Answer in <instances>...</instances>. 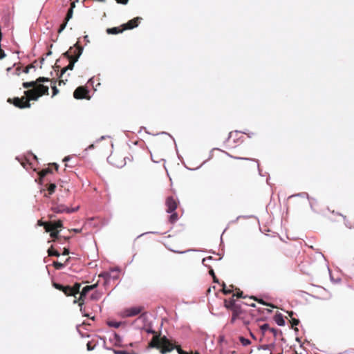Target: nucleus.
I'll return each instance as SVG.
<instances>
[{"label":"nucleus","mask_w":354,"mask_h":354,"mask_svg":"<svg viewBox=\"0 0 354 354\" xmlns=\"http://www.w3.org/2000/svg\"><path fill=\"white\" fill-rule=\"evenodd\" d=\"M49 81L50 79L48 77H39L35 81L24 82L23 87L28 89L24 91V95L28 97L29 100L35 101L44 95H48V86L43 85L41 83Z\"/></svg>","instance_id":"obj_1"},{"label":"nucleus","mask_w":354,"mask_h":354,"mask_svg":"<svg viewBox=\"0 0 354 354\" xmlns=\"http://www.w3.org/2000/svg\"><path fill=\"white\" fill-rule=\"evenodd\" d=\"M149 346L158 349L162 354L171 352L174 348L177 350L178 354H189L182 350L180 346L172 343L166 336L161 337L156 334L152 337Z\"/></svg>","instance_id":"obj_2"},{"label":"nucleus","mask_w":354,"mask_h":354,"mask_svg":"<svg viewBox=\"0 0 354 354\" xmlns=\"http://www.w3.org/2000/svg\"><path fill=\"white\" fill-rule=\"evenodd\" d=\"M127 160H133V155L125 151H113L108 157V162L113 166L122 168L127 164Z\"/></svg>","instance_id":"obj_3"},{"label":"nucleus","mask_w":354,"mask_h":354,"mask_svg":"<svg viewBox=\"0 0 354 354\" xmlns=\"http://www.w3.org/2000/svg\"><path fill=\"white\" fill-rule=\"evenodd\" d=\"M28 97L26 95L21 97H15L14 98H8L7 102L10 104H12L15 106L19 109L30 108L31 104Z\"/></svg>","instance_id":"obj_4"},{"label":"nucleus","mask_w":354,"mask_h":354,"mask_svg":"<svg viewBox=\"0 0 354 354\" xmlns=\"http://www.w3.org/2000/svg\"><path fill=\"white\" fill-rule=\"evenodd\" d=\"M232 311V318L230 320L231 324H234L236 319H242L243 322V324L247 325L249 324L248 321L245 320V311L241 308V307L239 305H237L236 306L234 307L233 309L231 310Z\"/></svg>","instance_id":"obj_5"},{"label":"nucleus","mask_w":354,"mask_h":354,"mask_svg":"<svg viewBox=\"0 0 354 354\" xmlns=\"http://www.w3.org/2000/svg\"><path fill=\"white\" fill-rule=\"evenodd\" d=\"M81 55V53H79L77 56H76L74 58H72V59H68L69 60V64L66 66V67H64L62 71H61V73H60V75H59V85H61V84H65V81H67V80H63L62 79V76L68 70H73V68H74V65H75V63L77 62L79 57H80Z\"/></svg>","instance_id":"obj_6"},{"label":"nucleus","mask_w":354,"mask_h":354,"mask_svg":"<svg viewBox=\"0 0 354 354\" xmlns=\"http://www.w3.org/2000/svg\"><path fill=\"white\" fill-rule=\"evenodd\" d=\"M83 48L80 46L79 42H77L73 47H70V48L63 54L64 57L67 59H72L77 56L79 53H82Z\"/></svg>","instance_id":"obj_7"},{"label":"nucleus","mask_w":354,"mask_h":354,"mask_svg":"<svg viewBox=\"0 0 354 354\" xmlns=\"http://www.w3.org/2000/svg\"><path fill=\"white\" fill-rule=\"evenodd\" d=\"M144 310L143 306H134L129 308H126L123 311V316L126 317H130L136 316L141 313Z\"/></svg>","instance_id":"obj_8"},{"label":"nucleus","mask_w":354,"mask_h":354,"mask_svg":"<svg viewBox=\"0 0 354 354\" xmlns=\"http://www.w3.org/2000/svg\"><path fill=\"white\" fill-rule=\"evenodd\" d=\"M80 283H75L73 286H65L63 290V292L66 296H75L76 294L80 293Z\"/></svg>","instance_id":"obj_9"},{"label":"nucleus","mask_w":354,"mask_h":354,"mask_svg":"<svg viewBox=\"0 0 354 354\" xmlns=\"http://www.w3.org/2000/svg\"><path fill=\"white\" fill-rule=\"evenodd\" d=\"M165 205L167 206V212L172 213L176 209L178 202L174 197L169 196L166 199Z\"/></svg>","instance_id":"obj_10"},{"label":"nucleus","mask_w":354,"mask_h":354,"mask_svg":"<svg viewBox=\"0 0 354 354\" xmlns=\"http://www.w3.org/2000/svg\"><path fill=\"white\" fill-rule=\"evenodd\" d=\"M88 91L84 86L77 87L74 93L73 96L75 99H84L87 98Z\"/></svg>","instance_id":"obj_11"},{"label":"nucleus","mask_w":354,"mask_h":354,"mask_svg":"<svg viewBox=\"0 0 354 354\" xmlns=\"http://www.w3.org/2000/svg\"><path fill=\"white\" fill-rule=\"evenodd\" d=\"M78 207L76 208H68L64 205H57L53 207L52 209L55 213H72L77 210Z\"/></svg>","instance_id":"obj_12"},{"label":"nucleus","mask_w":354,"mask_h":354,"mask_svg":"<svg viewBox=\"0 0 354 354\" xmlns=\"http://www.w3.org/2000/svg\"><path fill=\"white\" fill-rule=\"evenodd\" d=\"M141 20H142V18L139 17H137L131 20H129L127 23L124 24L122 26V30L133 29V28L137 27Z\"/></svg>","instance_id":"obj_13"},{"label":"nucleus","mask_w":354,"mask_h":354,"mask_svg":"<svg viewBox=\"0 0 354 354\" xmlns=\"http://www.w3.org/2000/svg\"><path fill=\"white\" fill-rule=\"evenodd\" d=\"M230 157L234 158V159H241V160H246L250 162L249 168L250 169H256L259 167V161L254 158H244L241 157H236L231 155H229Z\"/></svg>","instance_id":"obj_14"},{"label":"nucleus","mask_w":354,"mask_h":354,"mask_svg":"<svg viewBox=\"0 0 354 354\" xmlns=\"http://www.w3.org/2000/svg\"><path fill=\"white\" fill-rule=\"evenodd\" d=\"M63 226L62 221L61 220L50 222V224L47 225L46 232H50L53 230H58Z\"/></svg>","instance_id":"obj_15"},{"label":"nucleus","mask_w":354,"mask_h":354,"mask_svg":"<svg viewBox=\"0 0 354 354\" xmlns=\"http://www.w3.org/2000/svg\"><path fill=\"white\" fill-rule=\"evenodd\" d=\"M238 304L235 303V301L233 297L229 299H224V306L230 310L233 309V308L236 306Z\"/></svg>","instance_id":"obj_16"},{"label":"nucleus","mask_w":354,"mask_h":354,"mask_svg":"<svg viewBox=\"0 0 354 354\" xmlns=\"http://www.w3.org/2000/svg\"><path fill=\"white\" fill-rule=\"evenodd\" d=\"M50 236L53 238V241L61 242V236H59V231L58 230H53L49 232Z\"/></svg>","instance_id":"obj_17"},{"label":"nucleus","mask_w":354,"mask_h":354,"mask_svg":"<svg viewBox=\"0 0 354 354\" xmlns=\"http://www.w3.org/2000/svg\"><path fill=\"white\" fill-rule=\"evenodd\" d=\"M75 7V1H72L71 3V8L68 9L65 19L66 21H68L73 17V8Z\"/></svg>","instance_id":"obj_18"},{"label":"nucleus","mask_w":354,"mask_h":354,"mask_svg":"<svg viewBox=\"0 0 354 354\" xmlns=\"http://www.w3.org/2000/svg\"><path fill=\"white\" fill-rule=\"evenodd\" d=\"M51 173H52V169L50 168H46V169H44L41 171H40L38 173L39 176V183H41L43 178H44L47 174H51Z\"/></svg>","instance_id":"obj_19"},{"label":"nucleus","mask_w":354,"mask_h":354,"mask_svg":"<svg viewBox=\"0 0 354 354\" xmlns=\"http://www.w3.org/2000/svg\"><path fill=\"white\" fill-rule=\"evenodd\" d=\"M69 259L70 258L66 259L64 263L54 261L53 266L56 270H61L66 266V264L68 262Z\"/></svg>","instance_id":"obj_20"},{"label":"nucleus","mask_w":354,"mask_h":354,"mask_svg":"<svg viewBox=\"0 0 354 354\" xmlns=\"http://www.w3.org/2000/svg\"><path fill=\"white\" fill-rule=\"evenodd\" d=\"M86 296V295H82V292H80V297H79L78 300H76V299L74 300V303L75 304L78 302L79 306L80 307V310L82 312L83 311L82 306L84 304Z\"/></svg>","instance_id":"obj_21"},{"label":"nucleus","mask_w":354,"mask_h":354,"mask_svg":"<svg viewBox=\"0 0 354 354\" xmlns=\"http://www.w3.org/2000/svg\"><path fill=\"white\" fill-rule=\"evenodd\" d=\"M97 286V283H95V284H93V285H91V286H86L85 287L83 288L81 292H82V295H86L87 293L93 290L94 288H95Z\"/></svg>","instance_id":"obj_22"},{"label":"nucleus","mask_w":354,"mask_h":354,"mask_svg":"<svg viewBox=\"0 0 354 354\" xmlns=\"http://www.w3.org/2000/svg\"><path fill=\"white\" fill-rule=\"evenodd\" d=\"M122 28H120V27H114L111 28H108L106 30V32L108 34H118L123 31Z\"/></svg>","instance_id":"obj_23"},{"label":"nucleus","mask_w":354,"mask_h":354,"mask_svg":"<svg viewBox=\"0 0 354 354\" xmlns=\"http://www.w3.org/2000/svg\"><path fill=\"white\" fill-rule=\"evenodd\" d=\"M274 321L279 326H283L285 324V321L281 314L277 315L274 317Z\"/></svg>","instance_id":"obj_24"},{"label":"nucleus","mask_w":354,"mask_h":354,"mask_svg":"<svg viewBox=\"0 0 354 354\" xmlns=\"http://www.w3.org/2000/svg\"><path fill=\"white\" fill-rule=\"evenodd\" d=\"M169 217V221L171 223H174L178 220V215L176 212H173Z\"/></svg>","instance_id":"obj_25"},{"label":"nucleus","mask_w":354,"mask_h":354,"mask_svg":"<svg viewBox=\"0 0 354 354\" xmlns=\"http://www.w3.org/2000/svg\"><path fill=\"white\" fill-rule=\"evenodd\" d=\"M48 254L49 257H51V256H55V257H59L60 256V254L58 251L55 250L53 246H51L48 250Z\"/></svg>","instance_id":"obj_26"},{"label":"nucleus","mask_w":354,"mask_h":354,"mask_svg":"<svg viewBox=\"0 0 354 354\" xmlns=\"http://www.w3.org/2000/svg\"><path fill=\"white\" fill-rule=\"evenodd\" d=\"M55 189H56V185L55 184H54V183L49 184L48 187H47V191L48 192V195L53 194L55 192Z\"/></svg>","instance_id":"obj_27"},{"label":"nucleus","mask_w":354,"mask_h":354,"mask_svg":"<svg viewBox=\"0 0 354 354\" xmlns=\"http://www.w3.org/2000/svg\"><path fill=\"white\" fill-rule=\"evenodd\" d=\"M239 341L242 344L243 346H248L251 344V342L243 337H239Z\"/></svg>","instance_id":"obj_28"},{"label":"nucleus","mask_w":354,"mask_h":354,"mask_svg":"<svg viewBox=\"0 0 354 354\" xmlns=\"http://www.w3.org/2000/svg\"><path fill=\"white\" fill-rule=\"evenodd\" d=\"M270 327L268 324H264L260 326V329L262 332L263 336L265 335V333L266 330H270Z\"/></svg>","instance_id":"obj_29"},{"label":"nucleus","mask_w":354,"mask_h":354,"mask_svg":"<svg viewBox=\"0 0 354 354\" xmlns=\"http://www.w3.org/2000/svg\"><path fill=\"white\" fill-rule=\"evenodd\" d=\"M233 291L232 289H227L226 288V286H225V284L224 283H223V289H222V292H223V294L225 295H228V294H230L232 293Z\"/></svg>","instance_id":"obj_30"},{"label":"nucleus","mask_w":354,"mask_h":354,"mask_svg":"<svg viewBox=\"0 0 354 354\" xmlns=\"http://www.w3.org/2000/svg\"><path fill=\"white\" fill-rule=\"evenodd\" d=\"M101 297V294L95 292L91 295V299L98 300Z\"/></svg>","instance_id":"obj_31"},{"label":"nucleus","mask_w":354,"mask_h":354,"mask_svg":"<svg viewBox=\"0 0 354 354\" xmlns=\"http://www.w3.org/2000/svg\"><path fill=\"white\" fill-rule=\"evenodd\" d=\"M48 224H50V222H44L41 220H39L37 221V225L39 226H43L46 231V228H47V225H48Z\"/></svg>","instance_id":"obj_32"},{"label":"nucleus","mask_w":354,"mask_h":354,"mask_svg":"<svg viewBox=\"0 0 354 354\" xmlns=\"http://www.w3.org/2000/svg\"><path fill=\"white\" fill-rule=\"evenodd\" d=\"M250 298L251 299L254 300V301H257L259 303L262 304H263V305L270 306V304H268L266 303V302H265L263 299H257V298H256L255 297H254V296H252V297H250Z\"/></svg>","instance_id":"obj_33"},{"label":"nucleus","mask_w":354,"mask_h":354,"mask_svg":"<svg viewBox=\"0 0 354 354\" xmlns=\"http://www.w3.org/2000/svg\"><path fill=\"white\" fill-rule=\"evenodd\" d=\"M53 286H54L56 289H57V290H60V291H62V292H63V290H64V286H65L62 285V284H59V283H53Z\"/></svg>","instance_id":"obj_34"},{"label":"nucleus","mask_w":354,"mask_h":354,"mask_svg":"<svg viewBox=\"0 0 354 354\" xmlns=\"http://www.w3.org/2000/svg\"><path fill=\"white\" fill-rule=\"evenodd\" d=\"M95 344H93L92 342H88L86 344V348L88 351H92L94 349Z\"/></svg>","instance_id":"obj_35"},{"label":"nucleus","mask_w":354,"mask_h":354,"mask_svg":"<svg viewBox=\"0 0 354 354\" xmlns=\"http://www.w3.org/2000/svg\"><path fill=\"white\" fill-rule=\"evenodd\" d=\"M211 260H212V257H211V256L204 258L202 261L203 264L205 266H207V263H209V261Z\"/></svg>","instance_id":"obj_36"},{"label":"nucleus","mask_w":354,"mask_h":354,"mask_svg":"<svg viewBox=\"0 0 354 354\" xmlns=\"http://www.w3.org/2000/svg\"><path fill=\"white\" fill-rule=\"evenodd\" d=\"M68 21H66V20H64V21L63 22V24H61L59 28V30H58V32L60 33L62 31H63L64 30V28H66V24H67Z\"/></svg>","instance_id":"obj_37"},{"label":"nucleus","mask_w":354,"mask_h":354,"mask_svg":"<svg viewBox=\"0 0 354 354\" xmlns=\"http://www.w3.org/2000/svg\"><path fill=\"white\" fill-rule=\"evenodd\" d=\"M35 68V66L32 64H30L29 65H28L24 69V73H28L29 71H30V68Z\"/></svg>","instance_id":"obj_38"},{"label":"nucleus","mask_w":354,"mask_h":354,"mask_svg":"<svg viewBox=\"0 0 354 354\" xmlns=\"http://www.w3.org/2000/svg\"><path fill=\"white\" fill-rule=\"evenodd\" d=\"M232 297H236L238 298H245V297H244L243 295V292L241 291L240 290H239V291L236 293V294H233Z\"/></svg>","instance_id":"obj_39"},{"label":"nucleus","mask_w":354,"mask_h":354,"mask_svg":"<svg viewBox=\"0 0 354 354\" xmlns=\"http://www.w3.org/2000/svg\"><path fill=\"white\" fill-rule=\"evenodd\" d=\"M51 88L53 90V97L59 93V90L57 89L56 85H51Z\"/></svg>","instance_id":"obj_40"},{"label":"nucleus","mask_w":354,"mask_h":354,"mask_svg":"<svg viewBox=\"0 0 354 354\" xmlns=\"http://www.w3.org/2000/svg\"><path fill=\"white\" fill-rule=\"evenodd\" d=\"M290 323L292 326H297L299 323V319L292 317Z\"/></svg>","instance_id":"obj_41"},{"label":"nucleus","mask_w":354,"mask_h":354,"mask_svg":"<svg viewBox=\"0 0 354 354\" xmlns=\"http://www.w3.org/2000/svg\"><path fill=\"white\" fill-rule=\"evenodd\" d=\"M100 277H104L106 280L109 278V274L107 272L102 273L99 275Z\"/></svg>","instance_id":"obj_42"},{"label":"nucleus","mask_w":354,"mask_h":354,"mask_svg":"<svg viewBox=\"0 0 354 354\" xmlns=\"http://www.w3.org/2000/svg\"><path fill=\"white\" fill-rule=\"evenodd\" d=\"M270 331L274 335L277 336V330L274 328H270Z\"/></svg>","instance_id":"obj_43"},{"label":"nucleus","mask_w":354,"mask_h":354,"mask_svg":"<svg viewBox=\"0 0 354 354\" xmlns=\"http://www.w3.org/2000/svg\"><path fill=\"white\" fill-rule=\"evenodd\" d=\"M20 71H21V67L20 66H17L15 69V74L17 75H20Z\"/></svg>","instance_id":"obj_44"},{"label":"nucleus","mask_w":354,"mask_h":354,"mask_svg":"<svg viewBox=\"0 0 354 354\" xmlns=\"http://www.w3.org/2000/svg\"><path fill=\"white\" fill-rule=\"evenodd\" d=\"M69 254V250L68 248H64L62 252L63 255H68Z\"/></svg>","instance_id":"obj_45"},{"label":"nucleus","mask_w":354,"mask_h":354,"mask_svg":"<svg viewBox=\"0 0 354 354\" xmlns=\"http://www.w3.org/2000/svg\"><path fill=\"white\" fill-rule=\"evenodd\" d=\"M115 1H117V3H122V4H127L128 2V0H124V1L115 0Z\"/></svg>","instance_id":"obj_46"},{"label":"nucleus","mask_w":354,"mask_h":354,"mask_svg":"<svg viewBox=\"0 0 354 354\" xmlns=\"http://www.w3.org/2000/svg\"><path fill=\"white\" fill-rule=\"evenodd\" d=\"M49 82H50V86H51V85H56V82H57V80H55V79H52V80H50V81H49Z\"/></svg>","instance_id":"obj_47"},{"label":"nucleus","mask_w":354,"mask_h":354,"mask_svg":"<svg viewBox=\"0 0 354 354\" xmlns=\"http://www.w3.org/2000/svg\"><path fill=\"white\" fill-rule=\"evenodd\" d=\"M71 231H73L76 233H80V232H81L82 230L81 229H72Z\"/></svg>","instance_id":"obj_48"},{"label":"nucleus","mask_w":354,"mask_h":354,"mask_svg":"<svg viewBox=\"0 0 354 354\" xmlns=\"http://www.w3.org/2000/svg\"><path fill=\"white\" fill-rule=\"evenodd\" d=\"M250 336H251V337H252V339H254V340H256V339H257V338H256L255 335H254L253 334V333H252L251 331H250Z\"/></svg>","instance_id":"obj_49"},{"label":"nucleus","mask_w":354,"mask_h":354,"mask_svg":"<svg viewBox=\"0 0 354 354\" xmlns=\"http://www.w3.org/2000/svg\"><path fill=\"white\" fill-rule=\"evenodd\" d=\"M288 314L290 318L294 315V313L292 311L288 312Z\"/></svg>","instance_id":"obj_50"},{"label":"nucleus","mask_w":354,"mask_h":354,"mask_svg":"<svg viewBox=\"0 0 354 354\" xmlns=\"http://www.w3.org/2000/svg\"><path fill=\"white\" fill-rule=\"evenodd\" d=\"M213 280H214V282H216V283L218 282V279L216 278V275L213 276Z\"/></svg>","instance_id":"obj_51"},{"label":"nucleus","mask_w":354,"mask_h":354,"mask_svg":"<svg viewBox=\"0 0 354 354\" xmlns=\"http://www.w3.org/2000/svg\"><path fill=\"white\" fill-rule=\"evenodd\" d=\"M231 138H232V133H230V136H229L228 140H227V142L228 143L231 142Z\"/></svg>","instance_id":"obj_52"},{"label":"nucleus","mask_w":354,"mask_h":354,"mask_svg":"<svg viewBox=\"0 0 354 354\" xmlns=\"http://www.w3.org/2000/svg\"><path fill=\"white\" fill-rule=\"evenodd\" d=\"M53 165H54V167H55V170H56V171H57V170H58V168H59L58 165H57V164H56V163H53Z\"/></svg>","instance_id":"obj_53"},{"label":"nucleus","mask_w":354,"mask_h":354,"mask_svg":"<svg viewBox=\"0 0 354 354\" xmlns=\"http://www.w3.org/2000/svg\"><path fill=\"white\" fill-rule=\"evenodd\" d=\"M70 159V157L69 156H66L64 158L63 161L64 162H66V161H68V160Z\"/></svg>","instance_id":"obj_54"},{"label":"nucleus","mask_w":354,"mask_h":354,"mask_svg":"<svg viewBox=\"0 0 354 354\" xmlns=\"http://www.w3.org/2000/svg\"><path fill=\"white\" fill-rule=\"evenodd\" d=\"M209 274H210L212 277H213L214 275H215L214 272V270H209Z\"/></svg>","instance_id":"obj_55"},{"label":"nucleus","mask_w":354,"mask_h":354,"mask_svg":"<svg viewBox=\"0 0 354 354\" xmlns=\"http://www.w3.org/2000/svg\"><path fill=\"white\" fill-rule=\"evenodd\" d=\"M110 326H113L114 327H118L119 326V324H109Z\"/></svg>","instance_id":"obj_56"},{"label":"nucleus","mask_w":354,"mask_h":354,"mask_svg":"<svg viewBox=\"0 0 354 354\" xmlns=\"http://www.w3.org/2000/svg\"><path fill=\"white\" fill-rule=\"evenodd\" d=\"M147 333H153V334H155V333H156V332H155L154 330H151V329H150V330H147Z\"/></svg>","instance_id":"obj_57"},{"label":"nucleus","mask_w":354,"mask_h":354,"mask_svg":"<svg viewBox=\"0 0 354 354\" xmlns=\"http://www.w3.org/2000/svg\"><path fill=\"white\" fill-rule=\"evenodd\" d=\"M249 306H252V307H255V304L252 303V304H248Z\"/></svg>","instance_id":"obj_58"},{"label":"nucleus","mask_w":354,"mask_h":354,"mask_svg":"<svg viewBox=\"0 0 354 354\" xmlns=\"http://www.w3.org/2000/svg\"><path fill=\"white\" fill-rule=\"evenodd\" d=\"M69 238H70L69 236L64 237V239L65 241H68V240L69 239Z\"/></svg>","instance_id":"obj_59"},{"label":"nucleus","mask_w":354,"mask_h":354,"mask_svg":"<svg viewBox=\"0 0 354 354\" xmlns=\"http://www.w3.org/2000/svg\"><path fill=\"white\" fill-rule=\"evenodd\" d=\"M11 70H12V68H11V67H8V68H7V71H8V72H9V71H11Z\"/></svg>","instance_id":"obj_60"},{"label":"nucleus","mask_w":354,"mask_h":354,"mask_svg":"<svg viewBox=\"0 0 354 354\" xmlns=\"http://www.w3.org/2000/svg\"><path fill=\"white\" fill-rule=\"evenodd\" d=\"M268 346H269L268 345H266V346H264L263 348H268Z\"/></svg>","instance_id":"obj_61"},{"label":"nucleus","mask_w":354,"mask_h":354,"mask_svg":"<svg viewBox=\"0 0 354 354\" xmlns=\"http://www.w3.org/2000/svg\"><path fill=\"white\" fill-rule=\"evenodd\" d=\"M79 0H75V2H77ZM73 1H74V0H73Z\"/></svg>","instance_id":"obj_62"},{"label":"nucleus","mask_w":354,"mask_h":354,"mask_svg":"<svg viewBox=\"0 0 354 354\" xmlns=\"http://www.w3.org/2000/svg\"><path fill=\"white\" fill-rule=\"evenodd\" d=\"M44 196L48 197V195H47V194H44Z\"/></svg>","instance_id":"obj_63"},{"label":"nucleus","mask_w":354,"mask_h":354,"mask_svg":"<svg viewBox=\"0 0 354 354\" xmlns=\"http://www.w3.org/2000/svg\"><path fill=\"white\" fill-rule=\"evenodd\" d=\"M131 154L133 156V154H135V152H133V153H131Z\"/></svg>","instance_id":"obj_64"}]
</instances>
